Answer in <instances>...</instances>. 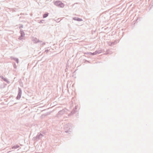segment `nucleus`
Instances as JSON below:
<instances>
[{
    "label": "nucleus",
    "mask_w": 153,
    "mask_h": 153,
    "mask_svg": "<svg viewBox=\"0 0 153 153\" xmlns=\"http://www.w3.org/2000/svg\"><path fill=\"white\" fill-rule=\"evenodd\" d=\"M64 129L65 132L66 133L71 132L72 130L71 124V123H68L65 125L64 126Z\"/></svg>",
    "instance_id": "1"
},
{
    "label": "nucleus",
    "mask_w": 153,
    "mask_h": 153,
    "mask_svg": "<svg viewBox=\"0 0 153 153\" xmlns=\"http://www.w3.org/2000/svg\"><path fill=\"white\" fill-rule=\"evenodd\" d=\"M54 4L58 7L63 8L64 7V4L61 1H56L54 2Z\"/></svg>",
    "instance_id": "2"
},
{
    "label": "nucleus",
    "mask_w": 153,
    "mask_h": 153,
    "mask_svg": "<svg viewBox=\"0 0 153 153\" xmlns=\"http://www.w3.org/2000/svg\"><path fill=\"white\" fill-rule=\"evenodd\" d=\"M43 135L41 133H38L35 137H34L33 139L35 140L38 141L43 136Z\"/></svg>",
    "instance_id": "3"
},
{
    "label": "nucleus",
    "mask_w": 153,
    "mask_h": 153,
    "mask_svg": "<svg viewBox=\"0 0 153 153\" xmlns=\"http://www.w3.org/2000/svg\"><path fill=\"white\" fill-rule=\"evenodd\" d=\"M22 93V90L20 88H18V92L17 96L16 97L17 100H19L20 98Z\"/></svg>",
    "instance_id": "4"
},
{
    "label": "nucleus",
    "mask_w": 153,
    "mask_h": 153,
    "mask_svg": "<svg viewBox=\"0 0 153 153\" xmlns=\"http://www.w3.org/2000/svg\"><path fill=\"white\" fill-rule=\"evenodd\" d=\"M65 112V110L64 109H63L62 110L60 111L57 114L56 117H59L61 115L63 114Z\"/></svg>",
    "instance_id": "5"
},
{
    "label": "nucleus",
    "mask_w": 153,
    "mask_h": 153,
    "mask_svg": "<svg viewBox=\"0 0 153 153\" xmlns=\"http://www.w3.org/2000/svg\"><path fill=\"white\" fill-rule=\"evenodd\" d=\"M73 19L74 20L79 22L82 21L83 20L82 19L76 17H73Z\"/></svg>",
    "instance_id": "6"
},
{
    "label": "nucleus",
    "mask_w": 153,
    "mask_h": 153,
    "mask_svg": "<svg viewBox=\"0 0 153 153\" xmlns=\"http://www.w3.org/2000/svg\"><path fill=\"white\" fill-rule=\"evenodd\" d=\"M10 59L12 60H14L17 63H18L19 62V60L18 58L14 57L13 56H11Z\"/></svg>",
    "instance_id": "7"
},
{
    "label": "nucleus",
    "mask_w": 153,
    "mask_h": 153,
    "mask_svg": "<svg viewBox=\"0 0 153 153\" xmlns=\"http://www.w3.org/2000/svg\"><path fill=\"white\" fill-rule=\"evenodd\" d=\"M76 107L77 106H76L75 107V108H74L73 109V110L71 111V113L69 114V115H72L74 114H75L76 112V109L77 108Z\"/></svg>",
    "instance_id": "8"
},
{
    "label": "nucleus",
    "mask_w": 153,
    "mask_h": 153,
    "mask_svg": "<svg viewBox=\"0 0 153 153\" xmlns=\"http://www.w3.org/2000/svg\"><path fill=\"white\" fill-rule=\"evenodd\" d=\"M19 33H20V36H25V33L23 30L22 29H20Z\"/></svg>",
    "instance_id": "9"
},
{
    "label": "nucleus",
    "mask_w": 153,
    "mask_h": 153,
    "mask_svg": "<svg viewBox=\"0 0 153 153\" xmlns=\"http://www.w3.org/2000/svg\"><path fill=\"white\" fill-rule=\"evenodd\" d=\"M0 77L3 79V80H4V81L5 82H6L7 83H8L9 82V81L6 78H4L3 76H0Z\"/></svg>",
    "instance_id": "10"
},
{
    "label": "nucleus",
    "mask_w": 153,
    "mask_h": 153,
    "mask_svg": "<svg viewBox=\"0 0 153 153\" xmlns=\"http://www.w3.org/2000/svg\"><path fill=\"white\" fill-rule=\"evenodd\" d=\"M49 13L48 12H46L43 15V17L44 18L47 17Z\"/></svg>",
    "instance_id": "11"
},
{
    "label": "nucleus",
    "mask_w": 153,
    "mask_h": 153,
    "mask_svg": "<svg viewBox=\"0 0 153 153\" xmlns=\"http://www.w3.org/2000/svg\"><path fill=\"white\" fill-rule=\"evenodd\" d=\"M19 147V146L18 145H14L13 146H12V149H16Z\"/></svg>",
    "instance_id": "12"
},
{
    "label": "nucleus",
    "mask_w": 153,
    "mask_h": 153,
    "mask_svg": "<svg viewBox=\"0 0 153 153\" xmlns=\"http://www.w3.org/2000/svg\"><path fill=\"white\" fill-rule=\"evenodd\" d=\"M108 45H109V46H112V45H114L115 44V42H109L108 43Z\"/></svg>",
    "instance_id": "13"
},
{
    "label": "nucleus",
    "mask_w": 153,
    "mask_h": 153,
    "mask_svg": "<svg viewBox=\"0 0 153 153\" xmlns=\"http://www.w3.org/2000/svg\"><path fill=\"white\" fill-rule=\"evenodd\" d=\"M96 54H100L102 53L101 50H97L95 51Z\"/></svg>",
    "instance_id": "14"
},
{
    "label": "nucleus",
    "mask_w": 153,
    "mask_h": 153,
    "mask_svg": "<svg viewBox=\"0 0 153 153\" xmlns=\"http://www.w3.org/2000/svg\"><path fill=\"white\" fill-rule=\"evenodd\" d=\"M89 54H90V55H96V53H95V51L93 53L90 52Z\"/></svg>",
    "instance_id": "15"
},
{
    "label": "nucleus",
    "mask_w": 153,
    "mask_h": 153,
    "mask_svg": "<svg viewBox=\"0 0 153 153\" xmlns=\"http://www.w3.org/2000/svg\"><path fill=\"white\" fill-rule=\"evenodd\" d=\"M24 37V36H20L18 38V39L20 40H22L23 39V37Z\"/></svg>",
    "instance_id": "16"
},
{
    "label": "nucleus",
    "mask_w": 153,
    "mask_h": 153,
    "mask_svg": "<svg viewBox=\"0 0 153 153\" xmlns=\"http://www.w3.org/2000/svg\"><path fill=\"white\" fill-rule=\"evenodd\" d=\"M19 28L20 30L21 29V28H23V25L22 24L19 25Z\"/></svg>",
    "instance_id": "17"
},
{
    "label": "nucleus",
    "mask_w": 153,
    "mask_h": 153,
    "mask_svg": "<svg viewBox=\"0 0 153 153\" xmlns=\"http://www.w3.org/2000/svg\"><path fill=\"white\" fill-rule=\"evenodd\" d=\"M110 51L109 50H108L106 52L107 54H111V52H110Z\"/></svg>",
    "instance_id": "18"
},
{
    "label": "nucleus",
    "mask_w": 153,
    "mask_h": 153,
    "mask_svg": "<svg viewBox=\"0 0 153 153\" xmlns=\"http://www.w3.org/2000/svg\"><path fill=\"white\" fill-rule=\"evenodd\" d=\"M49 50L48 49H46L45 51V52H46L47 53L48 52Z\"/></svg>",
    "instance_id": "19"
},
{
    "label": "nucleus",
    "mask_w": 153,
    "mask_h": 153,
    "mask_svg": "<svg viewBox=\"0 0 153 153\" xmlns=\"http://www.w3.org/2000/svg\"><path fill=\"white\" fill-rule=\"evenodd\" d=\"M36 40H35V41L36 42H39V40H38V39H36Z\"/></svg>",
    "instance_id": "20"
},
{
    "label": "nucleus",
    "mask_w": 153,
    "mask_h": 153,
    "mask_svg": "<svg viewBox=\"0 0 153 153\" xmlns=\"http://www.w3.org/2000/svg\"><path fill=\"white\" fill-rule=\"evenodd\" d=\"M13 67H14V68H16V65L15 63L13 64Z\"/></svg>",
    "instance_id": "21"
},
{
    "label": "nucleus",
    "mask_w": 153,
    "mask_h": 153,
    "mask_svg": "<svg viewBox=\"0 0 153 153\" xmlns=\"http://www.w3.org/2000/svg\"><path fill=\"white\" fill-rule=\"evenodd\" d=\"M44 21V20H41L40 21V22H39V23H43V22Z\"/></svg>",
    "instance_id": "22"
},
{
    "label": "nucleus",
    "mask_w": 153,
    "mask_h": 153,
    "mask_svg": "<svg viewBox=\"0 0 153 153\" xmlns=\"http://www.w3.org/2000/svg\"><path fill=\"white\" fill-rule=\"evenodd\" d=\"M45 42H43V43H42V45H45Z\"/></svg>",
    "instance_id": "23"
},
{
    "label": "nucleus",
    "mask_w": 153,
    "mask_h": 153,
    "mask_svg": "<svg viewBox=\"0 0 153 153\" xmlns=\"http://www.w3.org/2000/svg\"><path fill=\"white\" fill-rule=\"evenodd\" d=\"M65 71H66V70H67V69H65Z\"/></svg>",
    "instance_id": "24"
},
{
    "label": "nucleus",
    "mask_w": 153,
    "mask_h": 153,
    "mask_svg": "<svg viewBox=\"0 0 153 153\" xmlns=\"http://www.w3.org/2000/svg\"><path fill=\"white\" fill-rule=\"evenodd\" d=\"M65 71H66V70H67V69H65Z\"/></svg>",
    "instance_id": "25"
}]
</instances>
